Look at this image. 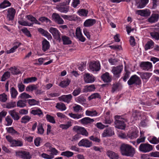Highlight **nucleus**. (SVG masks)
Returning a JSON list of instances; mask_svg holds the SVG:
<instances>
[{"label":"nucleus","instance_id":"72a5a7b5","mask_svg":"<svg viewBox=\"0 0 159 159\" xmlns=\"http://www.w3.org/2000/svg\"><path fill=\"white\" fill-rule=\"evenodd\" d=\"M37 78L35 77L28 78L24 79L23 83L25 84H28L35 82L37 80Z\"/></svg>","mask_w":159,"mask_h":159},{"label":"nucleus","instance_id":"412c9836","mask_svg":"<svg viewBox=\"0 0 159 159\" xmlns=\"http://www.w3.org/2000/svg\"><path fill=\"white\" fill-rule=\"evenodd\" d=\"M42 50L44 52L48 50L50 47L49 42L45 39L42 42Z\"/></svg>","mask_w":159,"mask_h":159},{"label":"nucleus","instance_id":"bb28decb","mask_svg":"<svg viewBox=\"0 0 159 159\" xmlns=\"http://www.w3.org/2000/svg\"><path fill=\"white\" fill-rule=\"evenodd\" d=\"M139 131L136 129L133 131L127 134L128 138L131 139L136 138L138 136Z\"/></svg>","mask_w":159,"mask_h":159},{"label":"nucleus","instance_id":"49530a36","mask_svg":"<svg viewBox=\"0 0 159 159\" xmlns=\"http://www.w3.org/2000/svg\"><path fill=\"white\" fill-rule=\"evenodd\" d=\"M10 73L8 71L5 72L2 75L1 77V81H4L7 79H8L10 77Z\"/></svg>","mask_w":159,"mask_h":159},{"label":"nucleus","instance_id":"ddd939ff","mask_svg":"<svg viewBox=\"0 0 159 159\" xmlns=\"http://www.w3.org/2000/svg\"><path fill=\"white\" fill-rule=\"evenodd\" d=\"M73 98L71 94L63 95L58 98L60 101H62L65 102L69 103L70 102Z\"/></svg>","mask_w":159,"mask_h":159},{"label":"nucleus","instance_id":"4be33fe9","mask_svg":"<svg viewBox=\"0 0 159 159\" xmlns=\"http://www.w3.org/2000/svg\"><path fill=\"white\" fill-rule=\"evenodd\" d=\"M159 15L157 14H152L148 19V22L151 23H153L157 22L159 19Z\"/></svg>","mask_w":159,"mask_h":159},{"label":"nucleus","instance_id":"20e7f679","mask_svg":"<svg viewBox=\"0 0 159 159\" xmlns=\"http://www.w3.org/2000/svg\"><path fill=\"white\" fill-rule=\"evenodd\" d=\"M129 85L133 84L139 85L141 84L140 78L137 75H135L132 76L127 82Z\"/></svg>","mask_w":159,"mask_h":159},{"label":"nucleus","instance_id":"a878e982","mask_svg":"<svg viewBox=\"0 0 159 159\" xmlns=\"http://www.w3.org/2000/svg\"><path fill=\"white\" fill-rule=\"evenodd\" d=\"M84 79L85 82L87 83H91L94 81V78L89 74H85L84 75Z\"/></svg>","mask_w":159,"mask_h":159},{"label":"nucleus","instance_id":"1a4fd4ad","mask_svg":"<svg viewBox=\"0 0 159 159\" xmlns=\"http://www.w3.org/2000/svg\"><path fill=\"white\" fill-rule=\"evenodd\" d=\"M123 69V66H119L116 67H113L111 72L113 74L114 76L116 78L119 77Z\"/></svg>","mask_w":159,"mask_h":159},{"label":"nucleus","instance_id":"f8f14e48","mask_svg":"<svg viewBox=\"0 0 159 159\" xmlns=\"http://www.w3.org/2000/svg\"><path fill=\"white\" fill-rule=\"evenodd\" d=\"M140 67L143 70L148 71L152 68V65L148 61L142 62L140 64Z\"/></svg>","mask_w":159,"mask_h":159},{"label":"nucleus","instance_id":"6e6d98bb","mask_svg":"<svg viewBox=\"0 0 159 159\" xmlns=\"http://www.w3.org/2000/svg\"><path fill=\"white\" fill-rule=\"evenodd\" d=\"M46 118L47 120L52 123L55 124L56 123L54 118L49 115L47 114L46 116Z\"/></svg>","mask_w":159,"mask_h":159},{"label":"nucleus","instance_id":"c756f323","mask_svg":"<svg viewBox=\"0 0 159 159\" xmlns=\"http://www.w3.org/2000/svg\"><path fill=\"white\" fill-rule=\"evenodd\" d=\"M94 120L89 117H86L80 120V122L84 125H87L89 123L93 122Z\"/></svg>","mask_w":159,"mask_h":159},{"label":"nucleus","instance_id":"9b49d317","mask_svg":"<svg viewBox=\"0 0 159 159\" xmlns=\"http://www.w3.org/2000/svg\"><path fill=\"white\" fill-rule=\"evenodd\" d=\"M79 146H83L86 148H89L92 145V143L86 139H83L78 143Z\"/></svg>","mask_w":159,"mask_h":159},{"label":"nucleus","instance_id":"cd10ccee","mask_svg":"<svg viewBox=\"0 0 159 159\" xmlns=\"http://www.w3.org/2000/svg\"><path fill=\"white\" fill-rule=\"evenodd\" d=\"M57 9L60 12L65 13L68 12L69 10V6H58Z\"/></svg>","mask_w":159,"mask_h":159},{"label":"nucleus","instance_id":"9d476101","mask_svg":"<svg viewBox=\"0 0 159 159\" xmlns=\"http://www.w3.org/2000/svg\"><path fill=\"white\" fill-rule=\"evenodd\" d=\"M5 11L7 12V18L9 20H13L16 13V10L13 8L11 7L6 9Z\"/></svg>","mask_w":159,"mask_h":159},{"label":"nucleus","instance_id":"f03ea898","mask_svg":"<svg viewBox=\"0 0 159 159\" xmlns=\"http://www.w3.org/2000/svg\"><path fill=\"white\" fill-rule=\"evenodd\" d=\"M114 118L115 119V127L120 129H124L126 126L125 122L127 121V120L123 118L122 116L118 115L115 116Z\"/></svg>","mask_w":159,"mask_h":159},{"label":"nucleus","instance_id":"a19ab883","mask_svg":"<svg viewBox=\"0 0 159 159\" xmlns=\"http://www.w3.org/2000/svg\"><path fill=\"white\" fill-rule=\"evenodd\" d=\"M150 34L152 39L156 40H159V32L154 31L150 33Z\"/></svg>","mask_w":159,"mask_h":159},{"label":"nucleus","instance_id":"a211bd4d","mask_svg":"<svg viewBox=\"0 0 159 159\" xmlns=\"http://www.w3.org/2000/svg\"><path fill=\"white\" fill-rule=\"evenodd\" d=\"M136 13L143 16H149L151 12L149 9H145L143 10H138L136 11Z\"/></svg>","mask_w":159,"mask_h":159},{"label":"nucleus","instance_id":"2f4dec72","mask_svg":"<svg viewBox=\"0 0 159 159\" xmlns=\"http://www.w3.org/2000/svg\"><path fill=\"white\" fill-rule=\"evenodd\" d=\"M154 45V42L152 40L148 41L144 46L145 50L146 51L153 48Z\"/></svg>","mask_w":159,"mask_h":159},{"label":"nucleus","instance_id":"e433bc0d","mask_svg":"<svg viewBox=\"0 0 159 159\" xmlns=\"http://www.w3.org/2000/svg\"><path fill=\"white\" fill-rule=\"evenodd\" d=\"M62 39L63 41V44L64 45L70 44L72 43V42L70 40L69 38L66 36H62Z\"/></svg>","mask_w":159,"mask_h":159},{"label":"nucleus","instance_id":"ea45409f","mask_svg":"<svg viewBox=\"0 0 159 159\" xmlns=\"http://www.w3.org/2000/svg\"><path fill=\"white\" fill-rule=\"evenodd\" d=\"M97 98L100 99L101 98V95L98 93H93L88 97V99L89 100H91L92 99Z\"/></svg>","mask_w":159,"mask_h":159},{"label":"nucleus","instance_id":"338daca9","mask_svg":"<svg viewBox=\"0 0 159 159\" xmlns=\"http://www.w3.org/2000/svg\"><path fill=\"white\" fill-rule=\"evenodd\" d=\"M6 129L7 132L12 134H16L17 133L13 127H7L6 128Z\"/></svg>","mask_w":159,"mask_h":159},{"label":"nucleus","instance_id":"6ab92c4d","mask_svg":"<svg viewBox=\"0 0 159 159\" xmlns=\"http://www.w3.org/2000/svg\"><path fill=\"white\" fill-rule=\"evenodd\" d=\"M9 113L13 118L14 120H17L19 119L20 116L18 112L16 111L15 109L10 111Z\"/></svg>","mask_w":159,"mask_h":159},{"label":"nucleus","instance_id":"4468645a","mask_svg":"<svg viewBox=\"0 0 159 159\" xmlns=\"http://www.w3.org/2000/svg\"><path fill=\"white\" fill-rule=\"evenodd\" d=\"M52 17L54 20L58 24L61 25L64 23V20L57 13H53L52 15Z\"/></svg>","mask_w":159,"mask_h":159},{"label":"nucleus","instance_id":"393cba45","mask_svg":"<svg viewBox=\"0 0 159 159\" xmlns=\"http://www.w3.org/2000/svg\"><path fill=\"white\" fill-rule=\"evenodd\" d=\"M96 23V20L94 19H88L86 20L84 23L85 27H89L93 25Z\"/></svg>","mask_w":159,"mask_h":159},{"label":"nucleus","instance_id":"4d7b16f0","mask_svg":"<svg viewBox=\"0 0 159 159\" xmlns=\"http://www.w3.org/2000/svg\"><path fill=\"white\" fill-rule=\"evenodd\" d=\"M72 126L71 122L70 121H68L66 124H61L60 125L61 128L62 129H67Z\"/></svg>","mask_w":159,"mask_h":159},{"label":"nucleus","instance_id":"c9c22d12","mask_svg":"<svg viewBox=\"0 0 159 159\" xmlns=\"http://www.w3.org/2000/svg\"><path fill=\"white\" fill-rule=\"evenodd\" d=\"M23 145L22 141L20 140H16L14 139L12 145H11V147H21Z\"/></svg>","mask_w":159,"mask_h":159},{"label":"nucleus","instance_id":"13d9d810","mask_svg":"<svg viewBox=\"0 0 159 159\" xmlns=\"http://www.w3.org/2000/svg\"><path fill=\"white\" fill-rule=\"evenodd\" d=\"M81 91V88L78 87L74 90L72 94L75 97L79 95Z\"/></svg>","mask_w":159,"mask_h":159},{"label":"nucleus","instance_id":"f3484780","mask_svg":"<svg viewBox=\"0 0 159 159\" xmlns=\"http://www.w3.org/2000/svg\"><path fill=\"white\" fill-rule=\"evenodd\" d=\"M114 134V133L111 128H109L105 129L102 133V136L104 137L110 136Z\"/></svg>","mask_w":159,"mask_h":159},{"label":"nucleus","instance_id":"dca6fc26","mask_svg":"<svg viewBox=\"0 0 159 159\" xmlns=\"http://www.w3.org/2000/svg\"><path fill=\"white\" fill-rule=\"evenodd\" d=\"M149 0H139L136 2V6L138 8H142L145 7L148 3Z\"/></svg>","mask_w":159,"mask_h":159},{"label":"nucleus","instance_id":"774afa93","mask_svg":"<svg viewBox=\"0 0 159 159\" xmlns=\"http://www.w3.org/2000/svg\"><path fill=\"white\" fill-rule=\"evenodd\" d=\"M19 98L21 99H26L29 98H31L32 97L28 94L24 92L21 93L19 96Z\"/></svg>","mask_w":159,"mask_h":159},{"label":"nucleus","instance_id":"4c0bfd02","mask_svg":"<svg viewBox=\"0 0 159 159\" xmlns=\"http://www.w3.org/2000/svg\"><path fill=\"white\" fill-rule=\"evenodd\" d=\"M11 5L10 2L7 0H4L0 4V8H4Z\"/></svg>","mask_w":159,"mask_h":159},{"label":"nucleus","instance_id":"423d86ee","mask_svg":"<svg viewBox=\"0 0 159 159\" xmlns=\"http://www.w3.org/2000/svg\"><path fill=\"white\" fill-rule=\"evenodd\" d=\"M89 70L92 71H97L100 69V65L98 61L90 62L89 65Z\"/></svg>","mask_w":159,"mask_h":159},{"label":"nucleus","instance_id":"864d4df0","mask_svg":"<svg viewBox=\"0 0 159 159\" xmlns=\"http://www.w3.org/2000/svg\"><path fill=\"white\" fill-rule=\"evenodd\" d=\"M9 70L13 75H17L20 73V71L16 67H11Z\"/></svg>","mask_w":159,"mask_h":159},{"label":"nucleus","instance_id":"052dcab7","mask_svg":"<svg viewBox=\"0 0 159 159\" xmlns=\"http://www.w3.org/2000/svg\"><path fill=\"white\" fill-rule=\"evenodd\" d=\"M7 95L4 93L0 94V101L5 102L7 100Z\"/></svg>","mask_w":159,"mask_h":159},{"label":"nucleus","instance_id":"37998d69","mask_svg":"<svg viewBox=\"0 0 159 159\" xmlns=\"http://www.w3.org/2000/svg\"><path fill=\"white\" fill-rule=\"evenodd\" d=\"M10 92L11 94V98H16L18 93L16 89L14 87H12L10 89Z\"/></svg>","mask_w":159,"mask_h":159},{"label":"nucleus","instance_id":"0eeeda50","mask_svg":"<svg viewBox=\"0 0 159 159\" xmlns=\"http://www.w3.org/2000/svg\"><path fill=\"white\" fill-rule=\"evenodd\" d=\"M16 155L23 159H31L32 155L30 152L25 151H21L16 152Z\"/></svg>","mask_w":159,"mask_h":159},{"label":"nucleus","instance_id":"680f3d73","mask_svg":"<svg viewBox=\"0 0 159 159\" xmlns=\"http://www.w3.org/2000/svg\"><path fill=\"white\" fill-rule=\"evenodd\" d=\"M69 115L71 117L73 118L74 119H79L81 118L82 115L81 114H75L72 113H70L69 114Z\"/></svg>","mask_w":159,"mask_h":159},{"label":"nucleus","instance_id":"58836bf2","mask_svg":"<svg viewBox=\"0 0 159 159\" xmlns=\"http://www.w3.org/2000/svg\"><path fill=\"white\" fill-rule=\"evenodd\" d=\"M70 82V80L67 79L66 80H63L59 84V86L62 88H64L69 85Z\"/></svg>","mask_w":159,"mask_h":159},{"label":"nucleus","instance_id":"5fc2aeb1","mask_svg":"<svg viewBox=\"0 0 159 159\" xmlns=\"http://www.w3.org/2000/svg\"><path fill=\"white\" fill-rule=\"evenodd\" d=\"M16 106V102H10L6 103V108L8 109H11Z\"/></svg>","mask_w":159,"mask_h":159},{"label":"nucleus","instance_id":"69168bd1","mask_svg":"<svg viewBox=\"0 0 159 159\" xmlns=\"http://www.w3.org/2000/svg\"><path fill=\"white\" fill-rule=\"evenodd\" d=\"M78 12L80 16H87L88 11L85 9H82L78 11Z\"/></svg>","mask_w":159,"mask_h":159},{"label":"nucleus","instance_id":"f257e3e1","mask_svg":"<svg viewBox=\"0 0 159 159\" xmlns=\"http://www.w3.org/2000/svg\"><path fill=\"white\" fill-rule=\"evenodd\" d=\"M120 151L122 155L133 157L135 153V149L132 146L126 143H123L120 146Z\"/></svg>","mask_w":159,"mask_h":159},{"label":"nucleus","instance_id":"09e8293b","mask_svg":"<svg viewBox=\"0 0 159 159\" xmlns=\"http://www.w3.org/2000/svg\"><path fill=\"white\" fill-rule=\"evenodd\" d=\"M73 155V152L68 151L62 152L61 153V155L64 156L68 157H71Z\"/></svg>","mask_w":159,"mask_h":159},{"label":"nucleus","instance_id":"a18cd8bd","mask_svg":"<svg viewBox=\"0 0 159 159\" xmlns=\"http://www.w3.org/2000/svg\"><path fill=\"white\" fill-rule=\"evenodd\" d=\"M5 125L7 126L11 125L13 122V120L9 116L6 117L5 119Z\"/></svg>","mask_w":159,"mask_h":159},{"label":"nucleus","instance_id":"5701e85b","mask_svg":"<svg viewBox=\"0 0 159 159\" xmlns=\"http://www.w3.org/2000/svg\"><path fill=\"white\" fill-rule=\"evenodd\" d=\"M21 43L16 42L14 43V46L9 50H7L6 52L7 54H10L14 52L16 50L20 45Z\"/></svg>","mask_w":159,"mask_h":159},{"label":"nucleus","instance_id":"c85d7f7f","mask_svg":"<svg viewBox=\"0 0 159 159\" xmlns=\"http://www.w3.org/2000/svg\"><path fill=\"white\" fill-rule=\"evenodd\" d=\"M101 78L104 82H109L111 81V78L109 76L108 72H106L102 75L101 76Z\"/></svg>","mask_w":159,"mask_h":159},{"label":"nucleus","instance_id":"7ed1b4c3","mask_svg":"<svg viewBox=\"0 0 159 159\" xmlns=\"http://www.w3.org/2000/svg\"><path fill=\"white\" fill-rule=\"evenodd\" d=\"M152 150V146L148 143H141L139 147V151L144 153L149 152Z\"/></svg>","mask_w":159,"mask_h":159},{"label":"nucleus","instance_id":"79ce46f5","mask_svg":"<svg viewBox=\"0 0 159 159\" xmlns=\"http://www.w3.org/2000/svg\"><path fill=\"white\" fill-rule=\"evenodd\" d=\"M37 85L30 84L26 87V90L27 91H33L34 90L37 89Z\"/></svg>","mask_w":159,"mask_h":159},{"label":"nucleus","instance_id":"8fccbe9b","mask_svg":"<svg viewBox=\"0 0 159 159\" xmlns=\"http://www.w3.org/2000/svg\"><path fill=\"white\" fill-rule=\"evenodd\" d=\"M31 119V117L29 116H25L22 117L21 119V122L22 123L26 124L29 122L30 120Z\"/></svg>","mask_w":159,"mask_h":159},{"label":"nucleus","instance_id":"aec40b11","mask_svg":"<svg viewBox=\"0 0 159 159\" xmlns=\"http://www.w3.org/2000/svg\"><path fill=\"white\" fill-rule=\"evenodd\" d=\"M107 156L110 158V159H118L119 156L118 154L113 151L108 150L106 153Z\"/></svg>","mask_w":159,"mask_h":159},{"label":"nucleus","instance_id":"7c9ffc66","mask_svg":"<svg viewBox=\"0 0 159 159\" xmlns=\"http://www.w3.org/2000/svg\"><path fill=\"white\" fill-rule=\"evenodd\" d=\"M30 113L34 115H38L39 116L43 114L42 111L39 108H35L33 109L30 111Z\"/></svg>","mask_w":159,"mask_h":159},{"label":"nucleus","instance_id":"2eb2a0df","mask_svg":"<svg viewBox=\"0 0 159 159\" xmlns=\"http://www.w3.org/2000/svg\"><path fill=\"white\" fill-rule=\"evenodd\" d=\"M76 35L79 40L82 42H84L85 40V38L82 35L80 28H76L75 32Z\"/></svg>","mask_w":159,"mask_h":159},{"label":"nucleus","instance_id":"e2e57ef3","mask_svg":"<svg viewBox=\"0 0 159 159\" xmlns=\"http://www.w3.org/2000/svg\"><path fill=\"white\" fill-rule=\"evenodd\" d=\"M86 100L82 96H79L77 98V102L81 104H85Z\"/></svg>","mask_w":159,"mask_h":159},{"label":"nucleus","instance_id":"3c124183","mask_svg":"<svg viewBox=\"0 0 159 159\" xmlns=\"http://www.w3.org/2000/svg\"><path fill=\"white\" fill-rule=\"evenodd\" d=\"M149 141L150 143L153 144H157L159 142L158 139L155 136L150 138L149 139Z\"/></svg>","mask_w":159,"mask_h":159},{"label":"nucleus","instance_id":"de8ad7c7","mask_svg":"<svg viewBox=\"0 0 159 159\" xmlns=\"http://www.w3.org/2000/svg\"><path fill=\"white\" fill-rule=\"evenodd\" d=\"M152 75V74L149 72H145L142 73L141 77L142 79L148 80L149 78Z\"/></svg>","mask_w":159,"mask_h":159},{"label":"nucleus","instance_id":"c03bdc74","mask_svg":"<svg viewBox=\"0 0 159 159\" xmlns=\"http://www.w3.org/2000/svg\"><path fill=\"white\" fill-rule=\"evenodd\" d=\"M27 101L29 105L30 106H34L35 105H38L39 104V102L34 99H30L27 100Z\"/></svg>","mask_w":159,"mask_h":159},{"label":"nucleus","instance_id":"39448f33","mask_svg":"<svg viewBox=\"0 0 159 159\" xmlns=\"http://www.w3.org/2000/svg\"><path fill=\"white\" fill-rule=\"evenodd\" d=\"M73 130L79 135L80 134L86 137L89 135L88 132L85 128L83 127L77 125L73 127Z\"/></svg>","mask_w":159,"mask_h":159},{"label":"nucleus","instance_id":"473e14b6","mask_svg":"<svg viewBox=\"0 0 159 159\" xmlns=\"http://www.w3.org/2000/svg\"><path fill=\"white\" fill-rule=\"evenodd\" d=\"M26 100H18L16 103L17 107L20 108H23L26 106Z\"/></svg>","mask_w":159,"mask_h":159},{"label":"nucleus","instance_id":"f704fd0d","mask_svg":"<svg viewBox=\"0 0 159 159\" xmlns=\"http://www.w3.org/2000/svg\"><path fill=\"white\" fill-rule=\"evenodd\" d=\"M55 107L57 109L61 111H65L66 109L65 104L62 102L57 103Z\"/></svg>","mask_w":159,"mask_h":159},{"label":"nucleus","instance_id":"603ef678","mask_svg":"<svg viewBox=\"0 0 159 159\" xmlns=\"http://www.w3.org/2000/svg\"><path fill=\"white\" fill-rule=\"evenodd\" d=\"M61 16L64 19L69 20H75V17L74 15H61Z\"/></svg>","mask_w":159,"mask_h":159},{"label":"nucleus","instance_id":"0e129e2a","mask_svg":"<svg viewBox=\"0 0 159 159\" xmlns=\"http://www.w3.org/2000/svg\"><path fill=\"white\" fill-rule=\"evenodd\" d=\"M18 23L22 25L32 26V24H30V23H28V22L26 21H24V20H19L18 21Z\"/></svg>","mask_w":159,"mask_h":159},{"label":"nucleus","instance_id":"6e6552de","mask_svg":"<svg viewBox=\"0 0 159 159\" xmlns=\"http://www.w3.org/2000/svg\"><path fill=\"white\" fill-rule=\"evenodd\" d=\"M49 31L52 34L53 37L55 39L59 40V41L61 40L60 38L61 33L57 28L51 27L49 29Z\"/></svg>","mask_w":159,"mask_h":159},{"label":"nucleus","instance_id":"bf43d9fd","mask_svg":"<svg viewBox=\"0 0 159 159\" xmlns=\"http://www.w3.org/2000/svg\"><path fill=\"white\" fill-rule=\"evenodd\" d=\"M85 113L86 115L91 116H96L98 114V113L96 111H90L87 110L86 111Z\"/></svg>","mask_w":159,"mask_h":159},{"label":"nucleus","instance_id":"b1692460","mask_svg":"<svg viewBox=\"0 0 159 159\" xmlns=\"http://www.w3.org/2000/svg\"><path fill=\"white\" fill-rule=\"evenodd\" d=\"M26 17L27 19L31 21L32 23L30 24H32V26L34 24H37L38 25H40L41 23L39 22L35 17H34L32 15H28L26 16Z\"/></svg>","mask_w":159,"mask_h":159}]
</instances>
